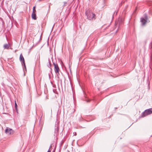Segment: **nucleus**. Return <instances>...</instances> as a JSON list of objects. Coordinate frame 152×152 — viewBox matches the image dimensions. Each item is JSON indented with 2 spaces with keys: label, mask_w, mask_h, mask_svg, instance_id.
<instances>
[{
  "label": "nucleus",
  "mask_w": 152,
  "mask_h": 152,
  "mask_svg": "<svg viewBox=\"0 0 152 152\" xmlns=\"http://www.w3.org/2000/svg\"><path fill=\"white\" fill-rule=\"evenodd\" d=\"M47 152H50V150H49Z\"/></svg>",
  "instance_id": "nucleus-13"
},
{
  "label": "nucleus",
  "mask_w": 152,
  "mask_h": 152,
  "mask_svg": "<svg viewBox=\"0 0 152 152\" xmlns=\"http://www.w3.org/2000/svg\"><path fill=\"white\" fill-rule=\"evenodd\" d=\"M5 132L7 134H12L14 133V131L12 129L8 127H7Z\"/></svg>",
  "instance_id": "nucleus-3"
},
{
  "label": "nucleus",
  "mask_w": 152,
  "mask_h": 152,
  "mask_svg": "<svg viewBox=\"0 0 152 152\" xmlns=\"http://www.w3.org/2000/svg\"><path fill=\"white\" fill-rule=\"evenodd\" d=\"M35 8H36L35 6H34L33 7L32 13H36V10H35Z\"/></svg>",
  "instance_id": "nucleus-9"
},
{
  "label": "nucleus",
  "mask_w": 152,
  "mask_h": 152,
  "mask_svg": "<svg viewBox=\"0 0 152 152\" xmlns=\"http://www.w3.org/2000/svg\"><path fill=\"white\" fill-rule=\"evenodd\" d=\"M42 0H39V1H41Z\"/></svg>",
  "instance_id": "nucleus-17"
},
{
  "label": "nucleus",
  "mask_w": 152,
  "mask_h": 152,
  "mask_svg": "<svg viewBox=\"0 0 152 152\" xmlns=\"http://www.w3.org/2000/svg\"><path fill=\"white\" fill-rule=\"evenodd\" d=\"M48 62L49 63V65H48V67H50L51 66V64L50 61L49 60H48Z\"/></svg>",
  "instance_id": "nucleus-10"
},
{
  "label": "nucleus",
  "mask_w": 152,
  "mask_h": 152,
  "mask_svg": "<svg viewBox=\"0 0 152 152\" xmlns=\"http://www.w3.org/2000/svg\"><path fill=\"white\" fill-rule=\"evenodd\" d=\"M15 106L16 109L17 110V103H16V102L15 101Z\"/></svg>",
  "instance_id": "nucleus-11"
},
{
  "label": "nucleus",
  "mask_w": 152,
  "mask_h": 152,
  "mask_svg": "<svg viewBox=\"0 0 152 152\" xmlns=\"http://www.w3.org/2000/svg\"><path fill=\"white\" fill-rule=\"evenodd\" d=\"M74 135H76V132L75 133V134Z\"/></svg>",
  "instance_id": "nucleus-14"
},
{
  "label": "nucleus",
  "mask_w": 152,
  "mask_h": 152,
  "mask_svg": "<svg viewBox=\"0 0 152 152\" xmlns=\"http://www.w3.org/2000/svg\"><path fill=\"white\" fill-rule=\"evenodd\" d=\"M151 113H152V108H151L145 110L142 113V117H144Z\"/></svg>",
  "instance_id": "nucleus-2"
},
{
  "label": "nucleus",
  "mask_w": 152,
  "mask_h": 152,
  "mask_svg": "<svg viewBox=\"0 0 152 152\" xmlns=\"http://www.w3.org/2000/svg\"><path fill=\"white\" fill-rule=\"evenodd\" d=\"M31 17L33 19L35 20L36 19V13H32Z\"/></svg>",
  "instance_id": "nucleus-8"
},
{
  "label": "nucleus",
  "mask_w": 152,
  "mask_h": 152,
  "mask_svg": "<svg viewBox=\"0 0 152 152\" xmlns=\"http://www.w3.org/2000/svg\"><path fill=\"white\" fill-rule=\"evenodd\" d=\"M86 13L88 18L89 20H91L93 19H95V15L93 13L87 11H86Z\"/></svg>",
  "instance_id": "nucleus-1"
},
{
  "label": "nucleus",
  "mask_w": 152,
  "mask_h": 152,
  "mask_svg": "<svg viewBox=\"0 0 152 152\" xmlns=\"http://www.w3.org/2000/svg\"><path fill=\"white\" fill-rule=\"evenodd\" d=\"M20 60L23 64L26 67L24 58L22 54L20 55Z\"/></svg>",
  "instance_id": "nucleus-5"
},
{
  "label": "nucleus",
  "mask_w": 152,
  "mask_h": 152,
  "mask_svg": "<svg viewBox=\"0 0 152 152\" xmlns=\"http://www.w3.org/2000/svg\"><path fill=\"white\" fill-rule=\"evenodd\" d=\"M53 64L54 66L55 72L58 75V74H59V69L57 64H56L55 63H53Z\"/></svg>",
  "instance_id": "nucleus-4"
},
{
  "label": "nucleus",
  "mask_w": 152,
  "mask_h": 152,
  "mask_svg": "<svg viewBox=\"0 0 152 152\" xmlns=\"http://www.w3.org/2000/svg\"><path fill=\"white\" fill-rule=\"evenodd\" d=\"M66 2H64V4H66Z\"/></svg>",
  "instance_id": "nucleus-16"
},
{
  "label": "nucleus",
  "mask_w": 152,
  "mask_h": 152,
  "mask_svg": "<svg viewBox=\"0 0 152 152\" xmlns=\"http://www.w3.org/2000/svg\"><path fill=\"white\" fill-rule=\"evenodd\" d=\"M145 18H146V19H147V16H145Z\"/></svg>",
  "instance_id": "nucleus-15"
},
{
  "label": "nucleus",
  "mask_w": 152,
  "mask_h": 152,
  "mask_svg": "<svg viewBox=\"0 0 152 152\" xmlns=\"http://www.w3.org/2000/svg\"><path fill=\"white\" fill-rule=\"evenodd\" d=\"M10 45L9 44H6L4 45V49H8L9 48Z\"/></svg>",
  "instance_id": "nucleus-7"
},
{
  "label": "nucleus",
  "mask_w": 152,
  "mask_h": 152,
  "mask_svg": "<svg viewBox=\"0 0 152 152\" xmlns=\"http://www.w3.org/2000/svg\"><path fill=\"white\" fill-rule=\"evenodd\" d=\"M140 21L142 23V25H143V26L147 22L146 20L144 18H141Z\"/></svg>",
  "instance_id": "nucleus-6"
},
{
  "label": "nucleus",
  "mask_w": 152,
  "mask_h": 152,
  "mask_svg": "<svg viewBox=\"0 0 152 152\" xmlns=\"http://www.w3.org/2000/svg\"><path fill=\"white\" fill-rule=\"evenodd\" d=\"M56 129H57V130L56 131H55V132L56 133L57 132H58V129L57 128V127H56Z\"/></svg>",
  "instance_id": "nucleus-12"
}]
</instances>
